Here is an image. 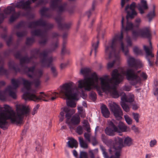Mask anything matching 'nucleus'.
<instances>
[{"label": "nucleus", "instance_id": "f257e3e1", "mask_svg": "<svg viewBox=\"0 0 158 158\" xmlns=\"http://www.w3.org/2000/svg\"><path fill=\"white\" fill-rule=\"evenodd\" d=\"M11 82L13 86H9L5 91H0V100H5L7 94L13 98H16V89L22 83L24 86L22 89V91L24 93L23 98L26 101L38 102L42 100L48 102L50 100L53 101L59 95L61 98L67 100V104L68 106L74 107L76 106L74 101L78 99V88L81 89L78 86L77 88L74 83L70 82L60 86L58 89V93L54 92L51 94L41 92L40 95L38 97L36 95V90L31 88L32 83L29 81L20 77L17 79H12ZM78 85L79 83L78 86Z\"/></svg>", "mask_w": 158, "mask_h": 158}, {"label": "nucleus", "instance_id": "f03ea898", "mask_svg": "<svg viewBox=\"0 0 158 158\" xmlns=\"http://www.w3.org/2000/svg\"><path fill=\"white\" fill-rule=\"evenodd\" d=\"M80 73L83 75L84 79L78 81L79 88H84L87 91L95 89L101 95L102 94V91L107 94H110L114 98L122 96L121 101L125 103H131L134 101V96L132 94H129L126 95L124 92H122L119 94L117 90L116 86L118 84H115L113 80L110 79L108 76L98 78L96 73H92L90 70L88 68L81 69Z\"/></svg>", "mask_w": 158, "mask_h": 158}, {"label": "nucleus", "instance_id": "7ed1b4c3", "mask_svg": "<svg viewBox=\"0 0 158 158\" xmlns=\"http://www.w3.org/2000/svg\"><path fill=\"white\" fill-rule=\"evenodd\" d=\"M127 63L130 69L126 71L123 67L114 70L111 73V78L115 84H119L122 81L125 75L130 84L135 87H139L141 84L142 80H146L148 76L146 73L137 70L138 69L143 67V64L139 60H135L132 56H129L127 59Z\"/></svg>", "mask_w": 158, "mask_h": 158}, {"label": "nucleus", "instance_id": "20e7f679", "mask_svg": "<svg viewBox=\"0 0 158 158\" xmlns=\"http://www.w3.org/2000/svg\"><path fill=\"white\" fill-rule=\"evenodd\" d=\"M135 3L132 2L130 5H127L125 7V11L127 13L126 19L127 20L126 25H124V19L123 17L121 20V32H118L115 33L111 40H110V44L112 46L117 47L119 44L121 49L123 52L127 55L128 52L127 48H124L122 40L123 39V33L124 31L127 32L129 31H132V36L133 38H135L138 37L149 38L151 36L150 30L148 28L146 27L142 29L134 30L135 28L134 24L131 21H129V18L133 19L137 15V12L135 10Z\"/></svg>", "mask_w": 158, "mask_h": 158}, {"label": "nucleus", "instance_id": "39448f33", "mask_svg": "<svg viewBox=\"0 0 158 158\" xmlns=\"http://www.w3.org/2000/svg\"><path fill=\"white\" fill-rule=\"evenodd\" d=\"M15 106L16 112L11 106L7 104L4 105L3 107L0 106V127L4 130L7 128V120L17 124L22 123L23 117L29 114L30 107L22 103L17 104Z\"/></svg>", "mask_w": 158, "mask_h": 158}, {"label": "nucleus", "instance_id": "423d86ee", "mask_svg": "<svg viewBox=\"0 0 158 158\" xmlns=\"http://www.w3.org/2000/svg\"><path fill=\"white\" fill-rule=\"evenodd\" d=\"M31 2V0H28L26 2L23 0H21L17 2L15 6H10L7 7L4 10V14H0V24L2 22L4 19L8 15L12 14L10 19V21L11 22L14 21L20 15H24V14L21 13L20 12L18 13H15V7L29 10L31 9L30 5Z\"/></svg>", "mask_w": 158, "mask_h": 158}, {"label": "nucleus", "instance_id": "0eeeda50", "mask_svg": "<svg viewBox=\"0 0 158 158\" xmlns=\"http://www.w3.org/2000/svg\"><path fill=\"white\" fill-rule=\"evenodd\" d=\"M110 41L105 45V58L107 60L114 59L112 62H109L107 64V68H112L115 64H118L120 61V58L119 55L116 53V49L118 47L119 45L117 47H115L113 45V47L110 44Z\"/></svg>", "mask_w": 158, "mask_h": 158}, {"label": "nucleus", "instance_id": "6e6552de", "mask_svg": "<svg viewBox=\"0 0 158 158\" xmlns=\"http://www.w3.org/2000/svg\"><path fill=\"white\" fill-rule=\"evenodd\" d=\"M108 123L109 127H107L105 129V132L106 134L109 136H114L115 132L120 133L123 132L129 131H130V128L124 125L122 122H120L117 127L115 125L117 124L114 120L108 121Z\"/></svg>", "mask_w": 158, "mask_h": 158}, {"label": "nucleus", "instance_id": "1a4fd4ad", "mask_svg": "<svg viewBox=\"0 0 158 158\" xmlns=\"http://www.w3.org/2000/svg\"><path fill=\"white\" fill-rule=\"evenodd\" d=\"M64 110L67 113L65 115L66 123L68 124L70 129H74L75 125L78 124L80 122L79 116L76 114L72 117L71 119H70L71 115L75 113V110L74 109H69V108L66 107L64 108Z\"/></svg>", "mask_w": 158, "mask_h": 158}, {"label": "nucleus", "instance_id": "9d476101", "mask_svg": "<svg viewBox=\"0 0 158 158\" xmlns=\"http://www.w3.org/2000/svg\"><path fill=\"white\" fill-rule=\"evenodd\" d=\"M25 70L29 77L37 78L34 80V84L36 87H38L40 84V81L39 78L42 75V71H35L34 67L29 68L27 67Z\"/></svg>", "mask_w": 158, "mask_h": 158}, {"label": "nucleus", "instance_id": "9b49d317", "mask_svg": "<svg viewBox=\"0 0 158 158\" xmlns=\"http://www.w3.org/2000/svg\"><path fill=\"white\" fill-rule=\"evenodd\" d=\"M116 144L114 147H110L109 151L111 154H114L110 158H119L121 149L123 147V140L121 139L117 138L116 140Z\"/></svg>", "mask_w": 158, "mask_h": 158}, {"label": "nucleus", "instance_id": "f8f14e48", "mask_svg": "<svg viewBox=\"0 0 158 158\" xmlns=\"http://www.w3.org/2000/svg\"><path fill=\"white\" fill-rule=\"evenodd\" d=\"M49 51L45 50L40 55V63L43 67H48L51 64L54 59L51 57H48Z\"/></svg>", "mask_w": 158, "mask_h": 158}, {"label": "nucleus", "instance_id": "ddd939ff", "mask_svg": "<svg viewBox=\"0 0 158 158\" xmlns=\"http://www.w3.org/2000/svg\"><path fill=\"white\" fill-rule=\"evenodd\" d=\"M109 106L111 111L117 120H120L123 115L122 111L120 107L116 103L114 102L109 103Z\"/></svg>", "mask_w": 158, "mask_h": 158}, {"label": "nucleus", "instance_id": "4468645a", "mask_svg": "<svg viewBox=\"0 0 158 158\" xmlns=\"http://www.w3.org/2000/svg\"><path fill=\"white\" fill-rule=\"evenodd\" d=\"M66 5V3L62 4L61 0H52L51 2L50 7L53 10H56L60 12L65 10Z\"/></svg>", "mask_w": 158, "mask_h": 158}, {"label": "nucleus", "instance_id": "2eb2a0df", "mask_svg": "<svg viewBox=\"0 0 158 158\" xmlns=\"http://www.w3.org/2000/svg\"><path fill=\"white\" fill-rule=\"evenodd\" d=\"M150 46L148 47L146 45L143 46V49L146 53V58L148 60L149 65L152 66V63L151 61L149 58H153L154 57V54L152 53L153 48L152 47V44L150 41L149 42Z\"/></svg>", "mask_w": 158, "mask_h": 158}, {"label": "nucleus", "instance_id": "dca6fc26", "mask_svg": "<svg viewBox=\"0 0 158 158\" xmlns=\"http://www.w3.org/2000/svg\"><path fill=\"white\" fill-rule=\"evenodd\" d=\"M140 3H138L137 6L136 5V3L134 2L135 3V7L134 10H135V8L136 6L140 13L142 14L145 13V11L147 10L148 7L146 0H140Z\"/></svg>", "mask_w": 158, "mask_h": 158}, {"label": "nucleus", "instance_id": "f3484780", "mask_svg": "<svg viewBox=\"0 0 158 158\" xmlns=\"http://www.w3.org/2000/svg\"><path fill=\"white\" fill-rule=\"evenodd\" d=\"M39 26L47 27L48 24L45 21L40 19L38 21L30 23L29 27H30L35 29Z\"/></svg>", "mask_w": 158, "mask_h": 158}, {"label": "nucleus", "instance_id": "a211bd4d", "mask_svg": "<svg viewBox=\"0 0 158 158\" xmlns=\"http://www.w3.org/2000/svg\"><path fill=\"white\" fill-rule=\"evenodd\" d=\"M117 138H119L121 139V138L117 137L114 140V144L112 145H110V147H111L112 148H114L115 145L116 144V140ZM121 139L123 140V139L121 138ZM133 143V141L132 139L129 136H127L124 139V143H123V147L124 146V145L125 146H129L131 145Z\"/></svg>", "mask_w": 158, "mask_h": 158}, {"label": "nucleus", "instance_id": "6ab92c4d", "mask_svg": "<svg viewBox=\"0 0 158 158\" xmlns=\"http://www.w3.org/2000/svg\"><path fill=\"white\" fill-rule=\"evenodd\" d=\"M98 38L99 36L98 35L96 38H94L93 40L91 50L90 52V55L94 52L95 53V55H96L97 49L98 47L99 43Z\"/></svg>", "mask_w": 158, "mask_h": 158}, {"label": "nucleus", "instance_id": "aec40b11", "mask_svg": "<svg viewBox=\"0 0 158 158\" xmlns=\"http://www.w3.org/2000/svg\"><path fill=\"white\" fill-rule=\"evenodd\" d=\"M126 42L127 43V47H125L124 46V45H123V46H124V48H127L128 50V52H127V54L126 55L125 54V53L123 52L122 50L121 49V46H120V44H119L118 47V48H117L116 49V51H117L118 50H121L123 52V53L125 55L127 56L128 55V52H129V50H128V49L127 48V47H130V46H131L132 42H131V39L130 37L128 36H127L126 37ZM122 42H123V40H122Z\"/></svg>", "mask_w": 158, "mask_h": 158}, {"label": "nucleus", "instance_id": "412c9836", "mask_svg": "<svg viewBox=\"0 0 158 158\" xmlns=\"http://www.w3.org/2000/svg\"><path fill=\"white\" fill-rule=\"evenodd\" d=\"M67 144L68 147L71 148H76L78 145V143L77 141L73 138L69 139Z\"/></svg>", "mask_w": 158, "mask_h": 158}, {"label": "nucleus", "instance_id": "4be33fe9", "mask_svg": "<svg viewBox=\"0 0 158 158\" xmlns=\"http://www.w3.org/2000/svg\"><path fill=\"white\" fill-rule=\"evenodd\" d=\"M101 110L102 113L105 117L107 118L109 116L110 112L105 105H102L101 107Z\"/></svg>", "mask_w": 158, "mask_h": 158}, {"label": "nucleus", "instance_id": "5701e85b", "mask_svg": "<svg viewBox=\"0 0 158 158\" xmlns=\"http://www.w3.org/2000/svg\"><path fill=\"white\" fill-rule=\"evenodd\" d=\"M78 139L81 147L84 149L88 148V142L86 140H85L82 137H79L78 138Z\"/></svg>", "mask_w": 158, "mask_h": 158}, {"label": "nucleus", "instance_id": "b1692460", "mask_svg": "<svg viewBox=\"0 0 158 158\" xmlns=\"http://www.w3.org/2000/svg\"><path fill=\"white\" fill-rule=\"evenodd\" d=\"M155 6L154 5H153V10L152 11L150 12L147 15V17L148 19L149 22H150L156 16L155 13Z\"/></svg>", "mask_w": 158, "mask_h": 158}, {"label": "nucleus", "instance_id": "393cba45", "mask_svg": "<svg viewBox=\"0 0 158 158\" xmlns=\"http://www.w3.org/2000/svg\"><path fill=\"white\" fill-rule=\"evenodd\" d=\"M32 59V58H28L27 56L22 58L20 59V64L22 65L24 64L28 63L31 61Z\"/></svg>", "mask_w": 158, "mask_h": 158}, {"label": "nucleus", "instance_id": "a878e982", "mask_svg": "<svg viewBox=\"0 0 158 158\" xmlns=\"http://www.w3.org/2000/svg\"><path fill=\"white\" fill-rule=\"evenodd\" d=\"M77 109L78 114L81 118H84L85 116V110L81 106H78Z\"/></svg>", "mask_w": 158, "mask_h": 158}, {"label": "nucleus", "instance_id": "bb28decb", "mask_svg": "<svg viewBox=\"0 0 158 158\" xmlns=\"http://www.w3.org/2000/svg\"><path fill=\"white\" fill-rule=\"evenodd\" d=\"M32 34L33 35L37 36H43L45 33V32L40 30H35L31 31Z\"/></svg>", "mask_w": 158, "mask_h": 158}, {"label": "nucleus", "instance_id": "cd10ccee", "mask_svg": "<svg viewBox=\"0 0 158 158\" xmlns=\"http://www.w3.org/2000/svg\"><path fill=\"white\" fill-rule=\"evenodd\" d=\"M87 132H85L84 134V137L86 140L89 143L91 142L90 137L91 135V134L90 132V129L89 131H87Z\"/></svg>", "mask_w": 158, "mask_h": 158}, {"label": "nucleus", "instance_id": "c85d7f7f", "mask_svg": "<svg viewBox=\"0 0 158 158\" xmlns=\"http://www.w3.org/2000/svg\"><path fill=\"white\" fill-rule=\"evenodd\" d=\"M121 105L123 109L125 111L128 112L129 111L130 108L129 106L126 104L125 102L123 101H121Z\"/></svg>", "mask_w": 158, "mask_h": 158}, {"label": "nucleus", "instance_id": "c756f323", "mask_svg": "<svg viewBox=\"0 0 158 158\" xmlns=\"http://www.w3.org/2000/svg\"><path fill=\"white\" fill-rule=\"evenodd\" d=\"M134 53L136 55H140L142 54V50L137 47H135L133 49Z\"/></svg>", "mask_w": 158, "mask_h": 158}, {"label": "nucleus", "instance_id": "7c9ffc66", "mask_svg": "<svg viewBox=\"0 0 158 158\" xmlns=\"http://www.w3.org/2000/svg\"><path fill=\"white\" fill-rule=\"evenodd\" d=\"M98 149H95L94 150H90L89 152L91 158H94V155L98 152Z\"/></svg>", "mask_w": 158, "mask_h": 158}, {"label": "nucleus", "instance_id": "2f4dec72", "mask_svg": "<svg viewBox=\"0 0 158 158\" xmlns=\"http://www.w3.org/2000/svg\"><path fill=\"white\" fill-rule=\"evenodd\" d=\"M124 117L126 123L128 125H131L132 123V119L130 118L128 115H125L124 116Z\"/></svg>", "mask_w": 158, "mask_h": 158}, {"label": "nucleus", "instance_id": "473e14b6", "mask_svg": "<svg viewBox=\"0 0 158 158\" xmlns=\"http://www.w3.org/2000/svg\"><path fill=\"white\" fill-rule=\"evenodd\" d=\"M82 123L84 127L86 128V129L87 131H89L90 129V127L89 123L88 121L85 120L83 121Z\"/></svg>", "mask_w": 158, "mask_h": 158}, {"label": "nucleus", "instance_id": "72a5a7b5", "mask_svg": "<svg viewBox=\"0 0 158 158\" xmlns=\"http://www.w3.org/2000/svg\"><path fill=\"white\" fill-rule=\"evenodd\" d=\"M141 22V20L140 19L138 18L135 19L134 25L135 29L138 28L139 27Z\"/></svg>", "mask_w": 158, "mask_h": 158}, {"label": "nucleus", "instance_id": "f704fd0d", "mask_svg": "<svg viewBox=\"0 0 158 158\" xmlns=\"http://www.w3.org/2000/svg\"><path fill=\"white\" fill-rule=\"evenodd\" d=\"M66 107L68 108L69 109H70L69 107H64L63 108V111H61L60 113V121H62L64 119V114H65L64 112L66 113V114L67 113V112H66L64 110V108H66Z\"/></svg>", "mask_w": 158, "mask_h": 158}, {"label": "nucleus", "instance_id": "c9c22d12", "mask_svg": "<svg viewBox=\"0 0 158 158\" xmlns=\"http://www.w3.org/2000/svg\"><path fill=\"white\" fill-rule=\"evenodd\" d=\"M131 85L126 84L122 87V89L125 91H129L131 90Z\"/></svg>", "mask_w": 158, "mask_h": 158}, {"label": "nucleus", "instance_id": "e433bc0d", "mask_svg": "<svg viewBox=\"0 0 158 158\" xmlns=\"http://www.w3.org/2000/svg\"><path fill=\"white\" fill-rule=\"evenodd\" d=\"M48 9V8L45 7L43 8L40 10V14L43 16H45Z\"/></svg>", "mask_w": 158, "mask_h": 158}, {"label": "nucleus", "instance_id": "4c0bfd02", "mask_svg": "<svg viewBox=\"0 0 158 158\" xmlns=\"http://www.w3.org/2000/svg\"><path fill=\"white\" fill-rule=\"evenodd\" d=\"M89 98L93 101L95 100L96 98V94L93 91L91 92L89 94Z\"/></svg>", "mask_w": 158, "mask_h": 158}, {"label": "nucleus", "instance_id": "58836bf2", "mask_svg": "<svg viewBox=\"0 0 158 158\" xmlns=\"http://www.w3.org/2000/svg\"><path fill=\"white\" fill-rule=\"evenodd\" d=\"M100 148L102 152V154L105 158H108V156L107 153L105 151V149L101 145Z\"/></svg>", "mask_w": 158, "mask_h": 158}, {"label": "nucleus", "instance_id": "ea45409f", "mask_svg": "<svg viewBox=\"0 0 158 158\" xmlns=\"http://www.w3.org/2000/svg\"><path fill=\"white\" fill-rule=\"evenodd\" d=\"M132 115L136 122L138 123L139 122V119L140 117L139 114L137 113H133Z\"/></svg>", "mask_w": 158, "mask_h": 158}, {"label": "nucleus", "instance_id": "a19ab883", "mask_svg": "<svg viewBox=\"0 0 158 158\" xmlns=\"http://www.w3.org/2000/svg\"><path fill=\"white\" fill-rule=\"evenodd\" d=\"M157 144V140L155 139L152 140L149 143L150 147L153 148Z\"/></svg>", "mask_w": 158, "mask_h": 158}, {"label": "nucleus", "instance_id": "79ce46f5", "mask_svg": "<svg viewBox=\"0 0 158 158\" xmlns=\"http://www.w3.org/2000/svg\"><path fill=\"white\" fill-rule=\"evenodd\" d=\"M91 141L92 142V144L93 146L96 145L98 143V141H97L96 137L92 136L91 139Z\"/></svg>", "mask_w": 158, "mask_h": 158}, {"label": "nucleus", "instance_id": "37998d69", "mask_svg": "<svg viewBox=\"0 0 158 158\" xmlns=\"http://www.w3.org/2000/svg\"><path fill=\"white\" fill-rule=\"evenodd\" d=\"M76 131L77 133H78L79 134H81L82 133L83 131L82 127L80 126H78L77 127V129L76 130Z\"/></svg>", "mask_w": 158, "mask_h": 158}, {"label": "nucleus", "instance_id": "c03bdc74", "mask_svg": "<svg viewBox=\"0 0 158 158\" xmlns=\"http://www.w3.org/2000/svg\"><path fill=\"white\" fill-rule=\"evenodd\" d=\"M9 66L10 69H13V70L17 71L15 69V65L13 62H10L9 64Z\"/></svg>", "mask_w": 158, "mask_h": 158}, {"label": "nucleus", "instance_id": "a18cd8bd", "mask_svg": "<svg viewBox=\"0 0 158 158\" xmlns=\"http://www.w3.org/2000/svg\"><path fill=\"white\" fill-rule=\"evenodd\" d=\"M33 41V39L32 38H29L27 39L26 44L27 45L30 44Z\"/></svg>", "mask_w": 158, "mask_h": 158}, {"label": "nucleus", "instance_id": "49530a36", "mask_svg": "<svg viewBox=\"0 0 158 158\" xmlns=\"http://www.w3.org/2000/svg\"><path fill=\"white\" fill-rule=\"evenodd\" d=\"M39 107V105H38L34 108L33 111L32 112V115L35 114V113H36L37 112V110Z\"/></svg>", "mask_w": 158, "mask_h": 158}, {"label": "nucleus", "instance_id": "de8ad7c7", "mask_svg": "<svg viewBox=\"0 0 158 158\" xmlns=\"http://www.w3.org/2000/svg\"><path fill=\"white\" fill-rule=\"evenodd\" d=\"M51 71L54 76H56L57 75V72L55 68L52 67L51 68Z\"/></svg>", "mask_w": 158, "mask_h": 158}, {"label": "nucleus", "instance_id": "09e8293b", "mask_svg": "<svg viewBox=\"0 0 158 158\" xmlns=\"http://www.w3.org/2000/svg\"><path fill=\"white\" fill-rule=\"evenodd\" d=\"M71 23H68L65 24L64 26V28L65 29H67L69 28L71 26Z\"/></svg>", "mask_w": 158, "mask_h": 158}, {"label": "nucleus", "instance_id": "8fccbe9b", "mask_svg": "<svg viewBox=\"0 0 158 158\" xmlns=\"http://www.w3.org/2000/svg\"><path fill=\"white\" fill-rule=\"evenodd\" d=\"M131 128L135 132H139L138 128L136 127L135 125L131 127Z\"/></svg>", "mask_w": 158, "mask_h": 158}, {"label": "nucleus", "instance_id": "3c124183", "mask_svg": "<svg viewBox=\"0 0 158 158\" xmlns=\"http://www.w3.org/2000/svg\"><path fill=\"white\" fill-rule=\"evenodd\" d=\"M129 0H121V5L122 7H123L125 3L127 2Z\"/></svg>", "mask_w": 158, "mask_h": 158}, {"label": "nucleus", "instance_id": "603ef678", "mask_svg": "<svg viewBox=\"0 0 158 158\" xmlns=\"http://www.w3.org/2000/svg\"><path fill=\"white\" fill-rule=\"evenodd\" d=\"M7 70L5 69L2 67H1L0 68V74L2 73H5Z\"/></svg>", "mask_w": 158, "mask_h": 158}, {"label": "nucleus", "instance_id": "864d4df0", "mask_svg": "<svg viewBox=\"0 0 158 158\" xmlns=\"http://www.w3.org/2000/svg\"><path fill=\"white\" fill-rule=\"evenodd\" d=\"M24 34L23 32H18L17 33V35L18 37H21L23 36Z\"/></svg>", "mask_w": 158, "mask_h": 158}, {"label": "nucleus", "instance_id": "5fc2aeb1", "mask_svg": "<svg viewBox=\"0 0 158 158\" xmlns=\"http://www.w3.org/2000/svg\"><path fill=\"white\" fill-rule=\"evenodd\" d=\"M138 108L139 106L137 104H134L132 106V109L134 110H136Z\"/></svg>", "mask_w": 158, "mask_h": 158}, {"label": "nucleus", "instance_id": "6e6d98bb", "mask_svg": "<svg viewBox=\"0 0 158 158\" xmlns=\"http://www.w3.org/2000/svg\"><path fill=\"white\" fill-rule=\"evenodd\" d=\"M154 94L156 96H158V88H156L154 90Z\"/></svg>", "mask_w": 158, "mask_h": 158}, {"label": "nucleus", "instance_id": "4d7b16f0", "mask_svg": "<svg viewBox=\"0 0 158 158\" xmlns=\"http://www.w3.org/2000/svg\"><path fill=\"white\" fill-rule=\"evenodd\" d=\"M36 150L39 153L41 151V148L40 146H38L36 148Z\"/></svg>", "mask_w": 158, "mask_h": 158}, {"label": "nucleus", "instance_id": "13d9d810", "mask_svg": "<svg viewBox=\"0 0 158 158\" xmlns=\"http://www.w3.org/2000/svg\"><path fill=\"white\" fill-rule=\"evenodd\" d=\"M102 141L104 142H106V138L105 135H102Z\"/></svg>", "mask_w": 158, "mask_h": 158}, {"label": "nucleus", "instance_id": "bf43d9fd", "mask_svg": "<svg viewBox=\"0 0 158 158\" xmlns=\"http://www.w3.org/2000/svg\"><path fill=\"white\" fill-rule=\"evenodd\" d=\"M73 155L77 157V151L75 150H73Z\"/></svg>", "mask_w": 158, "mask_h": 158}, {"label": "nucleus", "instance_id": "052dcab7", "mask_svg": "<svg viewBox=\"0 0 158 158\" xmlns=\"http://www.w3.org/2000/svg\"><path fill=\"white\" fill-rule=\"evenodd\" d=\"M66 66V65L64 64H61L60 67L61 69L64 68Z\"/></svg>", "mask_w": 158, "mask_h": 158}, {"label": "nucleus", "instance_id": "680f3d73", "mask_svg": "<svg viewBox=\"0 0 158 158\" xmlns=\"http://www.w3.org/2000/svg\"><path fill=\"white\" fill-rule=\"evenodd\" d=\"M15 56L17 58H20L21 57V55L19 53H18L15 54Z\"/></svg>", "mask_w": 158, "mask_h": 158}, {"label": "nucleus", "instance_id": "e2e57ef3", "mask_svg": "<svg viewBox=\"0 0 158 158\" xmlns=\"http://www.w3.org/2000/svg\"><path fill=\"white\" fill-rule=\"evenodd\" d=\"M5 84V82L4 81H0V87L4 85Z\"/></svg>", "mask_w": 158, "mask_h": 158}, {"label": "nucleus", "instance_id": "0e129e2a", "mask_svg": "<svg viewBox=\"0 0 158 158\" xmlns=\"http://www.w3.org/2000/svg\"><path fill=\"white\" fill-rule=\"evenodd\" d=\"M82 105L85 107H86L87 105L85 102L84 101L82 102Z\"/></svg>", "mask_w": 158, "mask_h": 158}, {"label": "nucleus", "instance_id": "69168bd1", "mask_svg": "<svg viewBox=\"0 0 158 158\" xmlns=\"http://www.w3.org/2000/svg\"><path fill=\"white\" fill-rule=\"evenodd\" d=\"M58 44L57 42L56 43L54 44L53 45V46L55 47L56 48L58 46Z\"/></svg>", "mask_w": 158, "mask_h": 158}, {"label": "nucleus", "instance_id": "338daca9", "mask_svg": "<svg viewBox=\"0 0 158 158\" xmlns=\"http://www.w3.org/2000/svg\"><path fill=\"white\" fill-rule=\"evenodd\" d=\"M46 42V40H45L44 41H41L40 42V43L41 44H45Z\"/></svg>", "mask_w": 158, "mask_h": 158}, {"label": "nucleus", "instance_id": "774afa93", "mask_svg": "<svg viewBox=\"0 0 158 158\" xmlns=\"http://www.w3.org/2000/svg\"><path fill=\"white\" fill-rule=\"evenodd\" d=\"M156 59L157 60H158V50H157V52Z\"/></svg>", "mask_w": 158, "mask_h": 158}]
</instances>
